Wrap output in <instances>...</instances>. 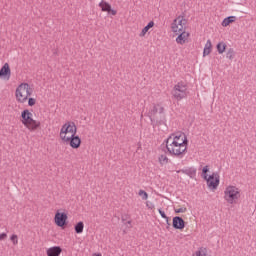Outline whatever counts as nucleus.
Wrapping results in <instances>:
<instances>
[{
  "mask_svg": "<svg viewBox=\"0 0 256 256\" xmlns=\"http://www.w3.org/2000/svg\"><path fill=\"white\" fill-rule=\"evenodd\" d=\"M54 221L57 227H65L67 225V214L65 212H56Z\"/></svg>",
  "mask_w": 256,
  "mask_h": 256,
  "instance_id": "nucleus-9",
  "label": "nucleus"
},
{
  "mask_svg": "<svg viewBox=\"0 0 256 256\" xmlns=\"http://www.w3.org/2000/svg\"><path fill=\"white\" fill-rule=\"evenodd\" d=\"M241 197V193L239 192V188L235 186H228L224 191V199L230 205L233 203H237V200Z\"/></svg>",
  "mask_w": 256,
  "mask_h": 256,
  "instance_id": "nucleus-5",
  "label": "nucleus"
},
{
  "mask_svg": "<svg viewBox=\"0 0 256 256\" xmlns=\"http://www.w3.org/2000/svg\"><path fill=\"white\" fill-rule=\"evenodd\" d=\"M108 15H113V16L117 15V10L110 8V10H108Z\"/></svg>",
  "mask_w": 256,
  "mask_h": 256,
  "instance_id": "nucleus-36",
  "label": "nucleus"
},
{
  "mask_svg": "<svg viewBox=\"0 0 256 256\" xmlns=\"http://www.w3.org/2000/svg\"><path fill=\"white\" fill-rule=\"evenodd\" d=\"M67 133H71V135H77V126L75 122H67L65 123L60 130V138L63 141V137H67Z\"/></svg>",
  "mask_w": 256,
  "mask_h": 256,
  "instance_id": "nucleus-7",
  "label": "nucleus"
},
{
  "mask_svg": "<svg viewBox=\"0 0 256 256\" xmlns=\"http://www.w3.org/2000/svg\"><path fill=\"white\" fill-rule=\"evenodd\" d=\"M237 21V17L235 16H228L222 21V27H228L231 23H235Z\"/></svg>",
  "mask_w": 256,
  "mask_h": 256,
  "instance_id": "nucleus-18",
  "label": "nucleus"
},
{
  "mask_svg": "<svg viewBox=\"0 0 256 256\" xmlns=\"http://www.w3.org/2000/svg\"><path fill=\"white\" fill-rule=\"evenodd\" d=\"M168 143H180V145H189V140L187 139V135L183 132H177L171 134L166 140Z\"/></svg>",
  "mask_w": 256,
  "mask_h": 256,
  "instance_id": "nucleus-6",
  "label": "nucleus"
},
{
  "mask_svg": "<svg viewBox=\"0 0 256 256\" xmlns=\"http://www.w3.org/2000/svg\"><path fill=\"white\" fill-rule=\"evenodd\" d=\"M97 256H101V254H98Z\"/></svg>",
  "mask_w": 256,
  "mask_h": 256,
  "instance_id": "nucleus-42",
  "label": "nucleus"
},
{
  "mask_svg": "<svg viewBox=\"0 0 256 256\" xmlns=\"http://www.w3.org/2000/svg\"><path fill=\"white\" fill-rule=\"evenodd\" d=\"M10 239H11V241H13V244H14V245H17V243H18L17 235H15V234L12 235Z\"/></svg>",
  "mask_w": 256,
  "mask_h": 256,
  "instance_id": "nucleus-35",
  "label": "nucleus"
},
{
  "mask_svg": "<svg viewBox=\"0 0 256 256\" xmlns=\"http://www.w3.org/2000/svg\"><path fill=\"white\" fill-rule=\"evenodd\" d=\"M158 113L160 115V118L156 117L157 125H165V123H167V119L165 118V108L158 105Z\"/></svg>",
  "mask_w": 256,
  "mask_h": 256,
  "instance_id": "nucleus-15",
  "label": "nucleus"
},
{
  "mask_svg": "<svg viewBox=\"0 0 256 256\" xmlns=\"http://www.w3.org/2000/svg\"><path fill=\"white\" fill-rule=\"evenodd\" d=\"M64 143L70 145L72 149H79L81 147V138L79 136L71 135V136H63Z\"/></svg>",
  "mask_w": 256,
  "mask_h": 256,
  "instance_id": "nucleus-8",
  "label": "nucleus"
},
{
  "mask_svg": "<svg viewBox=\"0 0 256 256\" xmlns=\"http://www.w3.org/2000/svg\"><path fill=\"white\" fill-rule=\"evenodd\" d=\"M226 58L230 61H233V59H235V50L233 48L228 49L226 53Z\"/></svg>",
  "mask_w": 256,
  "mask_h": 256,
  "instance_id": "nucleus-25",
  "label": "nucleus"
},
{
  "mask_svg": "<svg viewBox=\"0 0 256 256\" xmlns=\"http://www.w3.org/2000/svg\"><path fill=\"white\" fill-rule=\"evenodd\" d=\"M99 7L101 8L102 11L108 13L109 11H111V4H109L108 2L106 1H101L99 3Z\"/></svg>",
  "mask_w": 256,
  "mask_h": 256,
  "instance_id": "nucleus-21",
  "label": "nucleus"
},
{
  "mask_svg": "<svg viewBox=\"0 0 256 256\" xmlns=\"http://www.w3.org/2000/svg\"><path fill=\"white\" fill-rule=\"evenodd\" d=\"M15 95L18 103H25L33 95V88H31L29 83H21L16 88Z\"/></svg>",
  "mask_w": 256,
  "mask_h": 256,
  "instance_id": "nucleus-2",
  "label": "nucleus"
},
{
  "mask_svg": "<svg viewBox=\"0 0 256 256\" xmlns=\"http://www.w3.org/2000/svg\"><path fill=\"white\" fill-rule=\"evenodd\" d=\"M211 49H213V44L211 43V40H207L203 50V57H207V55H210Z\"/></svg>",
  "mask_w": 256,
  "mask_h": 256,
  "instance_id": "nucleus-17",
  "label": "nucleus"
},
{
  "mask_svg": "<svg viewBox=\"0 0 256 256\" xmlns=\"http://www.w3.org/2000/svg\"><path fill=\"white\" fill-rule=\"evenodd\" d=\"M171 95L173 99H176V101H183V99H187L189 96V90L187 83L180 81L176 85H174Z\"/></svg>",
  "mask_w": 256,
  "mask_h": 256,
  "instance_id": "nucleus-3",
  "label": "nucleus"
},
{
  "mask_svg": "<svg viewBox=\"0 0 256 256\" xmlns=\"http://www.w3.org/2000/svg\"><path fill=\"white\" fill-rule=\"evenodd\" d=\"M207 173H209V166H204L202 169V177L204 179H207V177H208Z\"/></svg>",
  "mask_w": 256,
  "mask_h": 256,
  "instance_id": "nucleus-29",
  "label": "nucleus"
},
{
  "mask_svg": "<svg viewBox=\"0 0 256 256\" xmlns=\"http://www.w3.org/2000/svg\"><path fill=\"white\" fill-rule=\"evenodd\" d=\"M122 221L125 222V218L124 217H122Z\"/></svg>",
  "mask_w": 256,
  "mask_h": 256,
  "instance_id": "nucleus-40",
  "label": "nucleus"
},
{
  "mask_svg": "<svg viewBox=\"0 0 256 256\" xmlns=\"http://www.w3.org/2000/svg\"><path fill=\"white\" fill-rule=\"evenodd\" d=\"M146 207H147L148 209H150V210H153V209H155V204H153V202L147 201V202H146Z\"/></svg>",
  "mask_w": 256,
  "mask_h": 256,
  "instance_id": "nucleus-32",
  "label": "nucleus"
},
{
  "mask_svg": "<svg viewBox=\"0 0 256 256\" xmlns=\"http://www.w3.org/2000/svg\"><path fill=\"white\" fill-rule=\"evenodd\" d=\"M158 212L161 215L162 219H165L166 221L169 220V217H167V214H165V211H163L161 208L158 209Z\"/></svg>",
  "mask_w": 256,
  "mask_h": 256,
  "instance_id": "nucleus-30",
  "label": "nucleus"
},
{
  "mask_svg": "<svg viewBox=\"0 0 256 256\" xmlns=\"http://www.w3.org/2000/svg\"><path fill=\"white\" fill-rule=\"evenodd\" d=\"M216 49H217L219 55H223V53H225V49H227V44H225V42H219L216 45Z\"/></svg>",
  "mask_w": 256,
  "mask_h": 256,
  "instance_id": "nucleus-22",
  "label": "nucleus"
},
{
  "mask_svg": "<svg viewBox=\"0 0 256 256\" xmlns=\"http://www.w3.org/2000/svg\"><path fill=\"white\" fill-rule=\"evenodd\" d=\"M158 159L159 163L162 165H167V163H169V158L165 154L160 155Z\"/></svg>",
  "mask_w": 256,
  "mask_h": 256,
  "instance_id": "nucleus-26",
  "label": "nucleus"
},
{
  "mask_svg": "<svg viewBox=\"0 0 256 256\" xmlns=\"http://www.w3.org/2000/svg\"><path fill=\"white\" fill-rule=\"evenodd\" d=\"M175 213H187V208L182 207L175 210Z\"/></svg>",
  "mask_w": 256,
  "mask_h": 256,
  "instance_id": "nucleus-34",
  "label": "nucleus"
},
{
  "mask_svg": "<svg viewBox=\"0 0 256 256\" xmlns=\"http://www.w3.org/2000/svg\"><path fill=\"white\" fill-rule=\"evenodd\" d=\"M166 224H167L166 229L167 231H169V229H171V223H169V219L166 220Z\"/></svg>",
  "mask_w": 256,
  "mask_h": 256,
  "instance_id": "nucleus-37",
  "label": "nucleus"
},
{
  "mask_svg": "<svg viewBox=\"0 0 256 256\" xmlns=\"http://www.w3.org/2000/svg\"><path fill=\"white\" fill-rule=\"evenodd\" d=\"M74 229H75V233L81 234V233H83V229H85V224L80 221V222H78V223L74 226Z\"/></svg>",
  "mask_w": 256,
  "mask_h": 256,
  "instance_id": "nucleus-23",
  "label": "nucleus"
},
{
  "mask_svg": "<svg viewBox=\"0 0 256 256\" xmlns=\"http://www.w3.org/2000/svg\"><path fill=\"white\" fill-rule=\"evenodd\" d=\"M172 227L174 229H178L179 231H183V229H185V220H183L181 216L173 217Z\"/></svg>",
  "mask_w": 256,
  "mask_h": 256,
  "instance_id": "nucleus-10",
  "label": "nucleus"
},
{
  "mask_svg": "<svg viewBox=\"0 0 256 256\" xmlns=\"http://www.w3.org/2000/svg\"><path fill=\"white\" fill-rule=\"evenodd\" d=\"M5 237H7V234L6 233H2L1 234V239H5Z\"/></svg>",
  "mask_w": 256,
  "mask_h": 256,
  "instance_id": "nucleus-38",
  "label": "nucleus"
},
{
  "mask_svg": "<svg viewBox=\"0 0 256 256\" xmlns=\"http://www.w3.org/2000/svg\"><path fill=\"white\" fill-rule=\"evenodd\" d=\"M22 123L29 129V131H37L41 127V122L33 119V113L25 109L21 113Z\"/></svg>",
  "mask_w": 256,
  "mask_h": 256,
  "instance_id": "nucleus-4",
  "label": "nucleus"
},
{
  "mask_svg": "<svg viewBox=\"0 0 256 256\" xmlns=\"http://www.w3.org/2000/svg\"><path fill=\"white\" fill-rule=\"evenodd\" d=\"M37 103V100L35 98H28V105L29 107H33Z\"/></svg>",
  "mask_w": 256,
  "mask_h": 256,
  "instance_id": "nucleus-31",
  "label": "nucleus"
},
{
  "mask_svg": "<svg viewBox=\"0 0 256 256\" xmlns=\"http://www.w3.org/2000/svg\"><path fill=\"white\" fill-rule=\"evenodd\" d=\"M1 79H3V81H9V79H11V67H9V63H5L2 66Z\"/></svg>",
  "mask_w": 256,
  "mask_h": 256,
  "instance_id": "nucleus-11",
  "label": "nucleus"
},
{
  "mask_svg": "<svg viewBox=\"0 0 256 256\" xmlns=\"http://www.w3.org/2000/svg\"><path fill=\"white\" fill-rule=\"evenodd\" d=\"M164 143L169 155H172V157H177L178 159H183V157H185V154L187 153L186 144H181L179 142L173 143L168 141H164Z\"/></svg>",
  "mask_w": 256,
  "mask_h": 256,
  "instance_id": "nucleus-1",
  "label": "nucleus"
},
{
  "mask_svg": "<svg viewBox=\"0 0 256 256\" xmlns=\"http://www.w3.org/2000/svg\"><path fill=\"white\" fill-rule=\"evenodd\" d=\"M125 225H130L129 227H131V220L127 221Z\"/></svg>",
  "mask_w": 256,
  "mask_h": 256,
  "instance_id": "nucleus-39",
  "label": "nucleus"
},
{
  "mask_svg": "<svg viewBox=\"0 0 256 256\" xmlns=\"http://www.w3.org/2000/svg\"><path fill=\"white\" fill-rule=\"evenodd\" d=\"M207 185L210 189H217L219 187V177H215V174L210 175L207 179Z\"/></svg>",
  "mask_w": 256,
  "mask_h": 256,
  "instance_id": "nucleus-14",
  "label": "nucleus"
},
{
  "mask_svg": "<svg viewBox=\"0 0 256 256\" xmlns=\"http://www.w3.org/2000/svg\"><path fill=\"white\" fill-rule=\"evenodd\" d=\"M157 113H159V105H154L151 112H150V121L153 123V121H157V117H155V115H157Z\"/></svg>",
  "mask_w": 256,
  "mask_h": 256,
  "instance_id": "nucleus-20",
  "label": "nucleus"
},
{
  "mask_svg": "<svg viewBox=\"0 0 256 256\" xmlns=\"http://www.w3.org/2000/svg\"><path fill=\"white\" fill-rule=\"evenodd\" d=\"M195 256H207V248H200L196 251Z\"/></svg>",
  "mask_w": 256,
  "mask_h": 256,
  "instance_id": "nucleus-28",
  "label": "nucleus"
},
{
  "mask_svg": "<svg viewBox=\"0 0 256 256\" xmlns=\"http://www.w3.org/2000/svg\"><path fill=\"white\" fill-rule=\"evenodd\" d=\"M185 23H187V20L183 19L182 17V19L178 21V25H180V29H183V25H185Z\"/></svg>",
  "mask_w": 256,
  "mask_h": 256,
  "instance_id": "nucleus-33",
  "label": "nucleus"
},
{
  "mask_svg": "<svg viewBox=\"0 0 256 256\" xmlns=\"http://www.w3.org/2000/svg\"><path fill=\"white\" fill-rule=\"evenodd\" d=\"M155 26V22L150 21L141 31L140 33V37H145V35H147V33L149 32V29H152V27Z\"/></svg>",
  "mask_w": 256,
  "mask_h": 256,
  "instance_id": "nucleus-19",
  "label": "nucleus"
},
{
  "mask_svg": "<svg viewBox=\"0 0 256 256\" xmlns=\"http://www.w3.org/2000/svg\"><path fill=\"white\" fill-rule=\"evenodd\" d=\"M179 35L176 38L178 45H185L187 39H189V33L183 31V28H179Z\"/></svg>",
  "mask_w": 256,
  "mask_h": 256,
  "instance_id": "nucleus-13",
  "label": "nucleus"
},
{
  "mask_svg": "<svg viewBox=\"0 0 256 256\" xmlns=\"http://www.w3.org/2000/svg\"><path fill=\"white\" fill-rule=\"evenodd\" d=\"M0 239H1V235H0Z\"/></svg>",
  "mask_w": 256,
  "mask_h": 256,
  "instance_id": "nucleus-43",
  "label": "nucleus"
},
{
  "mask_svg": "<svg viewBox=\"0 0 256 256\" xmlns=\"http://www.w3.org/2000/svg\"><path fill=\"white\" fill-rule=\"evenodd\" d=\"M63 253V249L60 246L50 247L46 251L47 256H60Z\"/></svg>",
  "mask_w": 256,
  "mask_h": 256,
  "instance_id": "nucleus-16",
  "label": "nucleus"
},
{
  "mask_svg": "<svg viewBox=\"0 0 256 256\" xmlns=\"http://www.w3.org/2000/svg\"><path fill=\"white\" fill-rule=\"evenodd\" d=\"M179 19H181V16L174 19V21L172 23L171 29H172L173 33H179V24H177V21H179Z\"/></svg>",
  "mask_w": 256,
  "mask_h": 256,
  "instance_id": "nucleus-24",
  "label": "nucleus"
},
{
  "mask_svg": "<svg viewBox=\"0 0 256 256\" xmlns=\"http://www.w3.org/2000/svg\"><path fill=\"white\" fill-rule=\"evenodd\" d=\"M1 75H2V74H1V70H0V77H1Z\"/></svg>",
  "mask_w": 256,
  "mask_h": 256,
  "instance_id": "nucleus-41",
  "label": "nucleus"
},
{
  "mask_svg": "<svg viewBox=\"0 0 256 256\" xmlns=\"http://www.w3.org/2000/svg\"><path fill=\"white\" fill-rule=\"evenodd\" d=\"M177 173H183L184 175H187L188 177H190V179H195V177H197V168L195 167L183 168L178 170Z\"/></svg>",
  "mask_w": 256,
  "mask_h": 256,
  "instance_id": "nucleus-12",
  "label": "nucleus"
},
{
  "mask_svg": "<svg viewBox=\"0 0 256 256\" xmlns=\"http://www.w3.org/2000/svg\"><path fill=\"white\" fill-rule=\"evenodd\" d=\"M138 195L142 197L143 201H147V199H149V194H147L145 190H139Z\"/></svg>",
  "mask_w": 256,
  "mask_h": 256,
  "instance_id": "nucleus-27",
  "label": "nucleus"
}]
</instances>
